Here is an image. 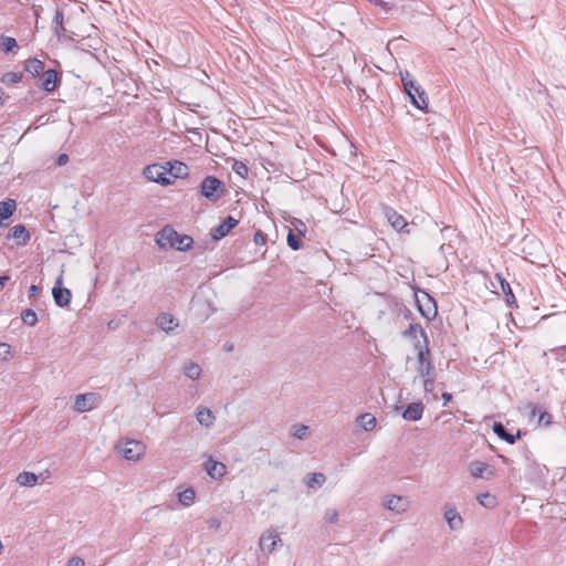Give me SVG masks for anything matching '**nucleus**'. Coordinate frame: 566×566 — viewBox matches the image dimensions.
Segmentation results:
<instances>
[{
	"label": "nucleus",
	"mask_w": 566,
	"mask_h": 566,
	"mask_svg": "<svg viewBox=\"0 0 566 566\" xmlns=\"http://www.w3.org/2000/svg\"><path fill=\"white\" fill-rule=\"evenodd\" d=\"M156 243L161 250L175 248L178 251H189L193 240L187 234H179L172 227L166 226L156 234Z\"/></svg>",
	"instance_id": "1"
},
{
	"label": "nucleus",
	"mask_w": 566,
	"mask_h": 566,
	"mask_svg": "<svg viewBox=\"0 0 566 566\" xmlns=\"http://www.w3.org/2000/svg\"><path fill=\"white\" fill-rule=\"evenodd\" d=\"M226 192L224 184L214 176H207L199 186V193L209 202H217Z\"/></svg>",
	"instance_id": "2"
},
{
	"label": "nucleus",
	"mask_w": 566,
	"mask_h": 566,
	"mask_svg": "<svg viewBox=\"0 0 566 566\" xmlns=\"http://www.w3.org/2000/svg\"><path fill=\"white\" fill-rule=\"evenodd\" d=\"M409 73L401 75L403 88L409 96L411 103L419 109L423 111L428 107V96L424 90L415 81L408 80Z\"/></svg>",
	"instance_id": "3"
},
{
	"label": "nucleus",
	"mask_w": 566,
	"mask_h": 566,
	"mask_svg": "<svg viewBox=\"0 0 566 566\" xmlns=\"http://www.w3.org/2000/svg\"><path fill=\"white\" fill-rule=\"evenodd\" d=\"M409 73L401 75L403 88L409 96L411 103L419 109L423 111L428 107V96L424 90L415 81L408 80Z\"/></svg>",
	"instance_id": "4"
},
{
	"label": "nucleus",
	"mask_w": 566,
	"mask_h": 566,
	"mask_svg": "<svg viewBox=\"0 0 566 566\" xmlns=\"http://www.w3.org/2000/svg\"><path fill=\"white\" fill-rule=\"evenodd\" d=\"M117 451L129 461H137L144 455L146 447L142 441L138 440H126L123 443L116 446Z\"/></svg>",
	"instance_id": "5"
},
{
	"label": "nucleus",
	"mask_w": 566,
	"mask_h": 566,
	"mask_svg": "<svg viewBox=\"0 0 566 566\" xmlns=\"http://www.w3.org/2000/svg\"><path fill=\"white\" fill-rule=\"evenodd\" d=\"M144 177L149 180L157 182L161 186H169L172 180L167 177V167L159 164H151L144 168Z\"/></svg>",
	"instance_id": "6"
},
{
	"label": "nucleus",
	"mask_w": 566,
	"mask_h": 566,
	"mask_svg": "<svg viewBox=\"0 0 566 566\" xmlns=\"http://www.w3.org/2000/svg\"><path fill=\"white\" fill-rule=\"evenodd\" d=\"M416 302L423 317L430 321L437 316L438 310L436 301L427 292L420 291L419 294H416Z\"/></svg>",
	"instance_id": "7"
},
{
	"label": "nucleus",
	"mask_w": 566,
	"mask_h": 566,
	"mask_svg": "<svg viewBox=\"0 0 566 566\" xmlns=\"http://www.w3.org/2000/svg\"><path fill=\"white\" fill-rule=\"evenodd\" d=\"M102 401V398L96 392L81 394L75 397L74 410L77 412H86L96 409Z\"/></svg>",
	"instance_id": "8"
},
{
	"label": "nucleus",
	"mask_w": 566,
	"mask_h": 566,
	"mask_svg": "<svg viewBox=\"0 0 566 566\" xmlns=\"http://www.w3.org/2000/svg\"><path fill=\"white\" fill-rule=\"evenodd\" d=\"M282 544V539L277 532L273 528H270L262 533L259 541L260 549L264 554H271L275 551L277 545Z\"/></svg>",
	"instance_id": "9"
},
{
	"label": "nucleus",
	"mask_w": 566,
	"mask_h": 566,
	"mask_svg": "<svg viewBox=\"0 0 566 566\" xmlns=\"http://www.w3.org/2000/svg\"><path fill=\"white\" fill-rule=\"evenodd\" d=\"M417 371L421 378L436 376L434 365L431 359V350H421L417 355Z\"/></svg>",
	"instance_id": "10"
},
{
	"label": "nucleus",
	"mask_w": 566,
	"mask_h": 566,
	"mask_svg": "<svg viewBox=\"0 0 566 566\" xmlns=\"http://www.w3.org/2000/svg\"><path fill=\"white\" fill-rule=\"evenodd\" d=\"M384 213H385V217H386L387 221L390 223V226L395 230H397L399 232L409 233V230L407 229L408 222H407L406 218L402 214L398 213L391 207H385L384 208Z\"/></svg>",
	"instance_id": "11"
},
{
	"label": "nucleus",
	"mask_w": 566,
	"mask_h": 566,
	"mask_svg": "<svg viewBox=\"0 0 566 566\" xmlns=\"http://www.w3.org/2000/svg\"><path fill=\"white\" fill-rule=\"evenodd\" d=\"M468 469L473 478L491 480L495 475V470L482 461L470 462Z\"/></svg>",
	"instance_id": "12"
},
{
	"label": "nucleus",
	"mask_w": 566,
	"mask_h": 566,
	"mask_svg": "<svg viewBox=\"0 0 566 566\" xmlns=\"http://www.w3.org/2000/svg\"><path fill=\"white\" fill-rule=\"evenodd\" d=\"M61 285H62V276H60L56 280L55 285L52 289V295H53L54 302L57 306L65 307L71 302L72 293L69 289L62 287Z\"/></svg>",
	"instance_id": "13"
},
{
	"label": "nucleus",
	"mask_w": 566,
	"mask_h": 566,
	"mask_svg": "<svg viewBox=\"0 0 566 566\" xmlns=\"http://www.w3.org/2000/svg\"><path fill=\"white\" fill-rule=\"evenodd\" d=\"M384 505L389 510V511H392L395 513H403L408 510L409 507V501L407 497L405 496H400V495H391V496H388L385 502H384Z\"/></svg>",
	"instance_id": "14"
},
{
	"label": "nucleus",
	"mask_w": 566,
	"mask_h": 566,
	"mask_svg": "<svg viewBox=\"0 0 566 566\" xmlns=\"http://www.w3.org/2000/svg\"><path fill=\"white\" fill-rule=\"evenodd\" d=\"M238 223L239 221L237 219L232 216H228L223 222L211 230V237L214 240H220L224 238Z\"/></svg>",
	"instance_id": "15"
},
{
	"label": "nucleus",
	"mask_w": 566,
	"mask_h": 566,
	"mask_svg": "<svg viewBox=\"0 0 566 566\" xmlns=\"http://www.w3.org/2000/svg\"><path fill=\"white\" fill-rule=\"evenodd\" d=\"M424 405L421 401L409 403L401 416L408 421H418L422 418Z\"/></svg>",
	"instance_id": "16"
},
{
	"label": "nucleus",
	"mask_w": 566,
	"mask_h": 566,
	"mask_svg": "<svg viewBox=\"0 0 566 566\" xmlns=\"http://www.w3.org/2000/svg\"><path fill=\"white\" fill-rule=\"evenodd\" d=\"M205 469L208 475L212 479H220L227 472L226 465L221 462L214 461L211 457L205 462Z\"/></svg>",
	"instance_id": "17"
},
{
	"label": "nucleus",
	"mask_w": 566,
	"mask_h": 566,
	"mask_svg": "<svg viewBox=\"0 0 566 566\" xmlns=\"http://www.w3.org/2000/svg\"><path fill=\"white\" fill-rule=\"evenodd\" d=\"M157 326L166 333H171L177 326V319L168 313H161L156 318Z\"/></svg>",
	"instance_id": "18"
},
{
	"label": "nucleus",
	"mask_w": 566,
	"mask_h": 566,
	"mask_svg": "<svg viewBox=\"0 0 566 566\" xmlns=\"http://www.w3.org/2000/svg\"><path fill=\"white\" fill-rule=\"evenodd\" d=\"M493 432L502 440L506 441L510 444H514L516 440L521 437V432L517 431L516 434L510 433L506 431L505 427L501 422L493 423Z\"/></svg>",
	"instance_id": "19"
},
{
	"label": "nucleus",
	"mask_w": 566,
	"mask_h": 566,
	"mask_svg": "<svg viewBox=\"0 0 566 566\" xmlns=\"http://www.w3.org/2000/svg\"><path fill=\"white\" fill-rule=\"evenodd\" d=\"M196 418L197 421L206 428L212 427L216 419L213 412L209 408L202 406L198 407Z\"/></svg>",
	"instance_id": "20"
},
{
	"label": "nucleus",
	"mask_w": 566,
	"mask_h": 566,
	"mask_svg": "<svg viewBox=\"0 0 566 566\" xmlns=\"http://www.w3.org/2000/svg\"><path fill=\"white\" fill-rule=\"evenodd\" d=\"M56 81H57V73L50 69V70H46L42 73V78H41V88L46 91V92H52L54 91L55 86H56Z\"/></svg>",
	"instance_id": "21"
},
{
	"label": "nucleus",
	"mask_w": 566,
	"mask_h": 566,
	"mask_svg": "<svg viewBox=\"0 0 566 566\" xmlns=\"http://www.w3.org/2000/svg\"><path fill=\"white\" fill-rule=\"evenodd\" d=\"M17 202L13 199H7L0 202V227H6L4 220L9 219L15 211Z\"/></svg>",
	"instance_id": "22"
},
{
	"label": "nucleus",
	"mask_w": 566,
	"mask_h": 566,
	"mask_svg": "<svg viewBox=\"0 0 566 566\" xmlns=\"http://www.w3.org/2000/svg\"><path fill=\"white\" fill-rule=\"evenodd\" d=\"M167 174H170L174 178H185L189 175V168L181 161L167 163Z\"/></svg>",
	"instance_id": "23"
},
{
	"label": "nucleus",
	"mask_w": 566,
	"mask_h": 566,
	"mask_svg": "<svg viewBox=\"0 0 566 566\" xmlns=\"http://www.w3.org/2000/svg\"><path fill=\"white\" fill-rule=\"evenodd\" d=\"M444 520L451 530H458L462 526V517L454 507H449L444 512Z\"/></svg>",
	"instance_id": "24"
},
{
	"label": "nucleus",
	"mask_w": 566,
	"mask_h": 566,
	"mask_svg": "<svg viewBox=\"0 0 566 566\" xmlns=\"http://www.w3.org/2000/svg\"><path fill=\"white\" fill-rule=\"evenodd\" d=\"M44 62L38 60V59H29L25 62L24 70L29 72L33 76H38L42 74L45 70Z\"/></svg>",
	"instance_id": "25"
},
{
	"label": "nucleus",
	"mask_w": 566,
	"mask_h": 566,
	"mask_svg": "<svg viewBox=\"0 0 566 566\" xmlns=\"http://www.w3.org/2000/svg\"><path fill=\"white\" fill-rule=\"evenodd\" d=\"M496 279L500 282L501 290L503 294L505 295V301L509 305H513L516 303V298L512 292V289L510 286V283L500 274H496Z\"/></svg>",
	"instance_id": "26"
},
{
	"label": "nucleus",
	"mask_w": 566,
	"mask_h": 566,
	"mask_svg": "<svg viewBox=\"0 0 566 566\" xmlns=\"http://www.w3.org/2000/svg\"><path fill=\"white\" fill-rule=\"evenodd\" d=\"M182 371L186 377L190 378L191 380H197L201 376V367L193 361H188L184 365Z\"/></svg>",
	"instance_id": "27"
},
{
	"label": "nucleus",
	"mask_w": 566,
	"mask_h": 566,
	"mask_svg": "<svg viewBox=\"0 0 566 566\" xmlns=\"http://www.w3.org/2000/svg\"><path fill=\"white\" fill-rule=\"evenodd\" d=\"M39 476L33 472L23 471L18 474L17 482L21 486H34L38 483Z\"/></svg>",
	"instance_id": "28"
},
{
	"label": "nucleus",
	"mask_w": 566,
	"mask_h": 566,
	"mask_svg": "<svg viewBox=\"0 0 566 566\" xmlns=\"http://www.w3.org/2000/svg\"><path fill=\"white\" fill-rule=\"evenodd\" d=\"M11 237L19 241V244H25L30 234L23 224H17L11 229Z\"/></svg>",
	"instance_id": "29"
},
{
	"label": "nucleus",
	"mask_w": 566,
	"mask_h": 566,
	"mask_svg": "<svg viewBox=\"0 0 566 566\" xmlns=\"http://www.w3.org/2000/svg\"><path fill=\"white\" fill-rule=\"evenodd\" d=\"M418 335L421 337L427 335L426 331L418 323L410 324L409 327L402 332V336L409 339H416Z\"/></svg>",
	"instance_id": "30"
},
{
	"label": "nucleus",
	"mask_w": 566,
	"mask_h": 566,
	"mask_svg": "<svg viewBox=\"0 0 566 566\" xmlns=\"http://www.w3.org/2000/svg\"><path fill=\"white\" fill-rule=\"evenodd\" d=\"M357 422L365 431H370L376 427L377 420L371 413H364L358 417Z\"/></svg>",
	"instance_id": "31"
},
{
	"label": "nucleus",
	"mask_w": 566,
	"mask_h": 566,
	"mask_svg": "<svg viewBox=\"0 0 566 566\" xmlns=\"http://www.w3.org/2000/svg\"><path fill=\"white\" fill-rule=\"evenodd\" d=\"M326 481V478L323 473H311L306 478V485L310 489L321 488Z\"/></svg>",
	"instance_id": "32"
},
{
	"label": "nucleus",
	"mask_w": 566,
	"mask_h": 566,
	"mask_svg": "<svg viewBox=\"0 0 566 566\" xmlns=\"http://www.w3.org/2000/svg\"><path fill=\"white\" fill-rule=\"evenodd\" d=\"M63 22H64L63 12L60 10H56L54 19H53V23H54V32L57 36H62L65 33V28L63 25Z\"/></svg>",
	"instance_id": "33"
},
{
	"label": "nucleus",
	"mask_w": 566,
	"mask_h": 566,
	"mask_svg": "<svg viewBox=\"0 0 566 566\" xmlns=\"http://www.w3.org/2000/svg\"><path fill=\"white\" fill-rule=\"evenodd\" d=\"M476 500L486 509H493L497 504L496 497L488 492L479 494Z\"/></svg>",
	"instance_id": "34"
},
{
	"label": "nucleus",
	"mask_w": 566,
	"mask_h": 566,
	"mask_svg": "<svg viewBox=\"0 0 566 566\" xmlns=\"http://www.w3.org/2000/svg\"><path fill=\"white\" fill-rule=\"evenodd\" d=\"M18 46L17 40L12 36L1 35L0 36V49L4 53L12 52Z\"/></svg>",
	"instance_id": "35"
},
{
	"label": "nucleus",
	"mask_w": 566,
	"mask_h": 566,
	"mask_svg": "<svg viewBox=\"0 0 566 566\" xmlns=\"http://www.w3.org/2000/svg\"><path fill=\"white\" fill-rule=\"evenodd\" d=\"M21 319L28 326H35L38 323V315L33 310L27 308L22 311Z\"/></svg>",
	"instance_id": "36"
},
{
	"label": "nucleus",
	"mask_w": 566,
	"mask_h": 566,
	"mask_svg": "<svg viewBox=\"0 0 566 566\" xmlns=\"http://www.w3.org/2000/svg\"><path fill=\"white\" fill-rule=\"evenodd\" d=\"M196 493L192 489H186L178 494V500L184 506H189L193 503Z\"/></svg>",
	"instance_id": "37"
},
{
	"label": "nucleus",
	"mask_w": 566,
	"mask_h": 566,
	"mask_svg": "<svg viewBox=\"0 0 566 566\" xmlns=\"http://www.w3.org/2000/svg\"><path fill=\"white\" fill-rule=\"evenodd\" d=\"M22 80V73L7 72L1 77V83L4 85H14Z\"/></svg>",
	"instance_id": "38"
},
{
	"label": "nucleus",
	"mask_w": 566,
	"mask_h": 566,
	"mask_svg": "<svg viewBox=\"0 0 566 566\" xmlns=\"http://www.w3.org/2000/svg\"><path fill=\"white\" fill-rule=\"evenodd\" d=\"M287 244L292 250L296 251L302 247V239L298 234H295L290 230L287 234Z\"/></svg>",
	"instance_id": "39"
},
{
	"label": "nucleus",
	"mask_w": 566,
	"mask_h": 566,
	"mask_svg": "<svg viewBox=\"0 0 566 566\" xmlns=\"http://www.w3.org/2000/svg\"><path fill=\"white\" fill-rule=\"evenodd\" d=\"M324 521L328 524H335L338 521V512L334 509H327L324 513Z\"/></svg>",
	"instance_id": "40"
},
{
	"label": "nucleus",
	"mask_w": 566,
	"mask_h": 566,
	"mask_svg": "<svg viewBox=\"0 0 566 566\" xmlns=\"http://www.w3.org/2000/svg\"><path fill=\"white\" fill-rule=\"evenodd\" d=\"M422 385H423V390L426 392H433L434 390V385H436V376H429V377H424L422 378Z\"/></svg>",
	"instance_id": "41"
},
{
	"label": "nucleus",
	"mask_w": 566,
	"mask_h": 566,
	"mask_svg": "<svg viewBox=\"0 0 566 566\" xmlns=\"http://www.w3.org/2000/svg\"><path fill=\"white\" fill-rule=\"evenodd\" d=\"M308 427L305 424L294 426L293 436L297 439H305L307 437Z\"/></svg>",
	"instance_id": "42"
},
{
	"label": "nucleus",
	"mask_w": 566,
	"mask_h": 566,
	"mask_svg": "<svg viewBox=\"0 0 566 566\" xmlns=\"http://www.w3.org/2000/svg\"><path fill=\"white\" fill-rule=\"evenodd\" d=\"M421 338H422V340H417V342L415 343V349L417 350V355H419L421 350H423V352H424L426 349H427V350H430V348H429V338H428V335H426V336H423V337H421Z\"/></svg>",
	"instance_id": "43"
},
{
	"label": "nucleus",
	"mask_w": 566,
	"mask_h": 566,
	"mask_svg": "<svg viewBox=\"0 0 566 566\" xmlns=\"http://www.w3.org/2000/svg\"><path fill=\"white\" fill-rule=\"evenodd\" d=\"M11 356V347L8 344L0 343V360H8Z\"/></svg>",
	"instance_id": "44"
},
{
	"label": "nucleus",
	"mask_w": 566,
	"mask_h": 566,
	"mask_svg": "<svg viewBox=\"0 0 566 566\" xmlns=\"http://www.w3.org/2000/svg\"><path fill=\"white\" fill-rule=\"evenodd\" d=\"M552 423V416L547 411L539 412L538 424L548 427Z\"/></svg>",
	"instance_id": "45"
},
{
	"label": "nucleus",
	"mask_w": 566,
	"mask_h": 566,
	"mask_svg": "<svg viewBox=\"0 0 566 566\" xmlns=\"http://www.w3.org/2000/svg\"><path fill=\"white\" fill-rule=\"evenodd\" d=\"M158 513H159L158 506L149 507L144 512L145 520L148 521L151 516L157 515Z\"/></svg>",
	"instance_id": "46"
},
{
	"label": "nucleus",
	"mask_w": 566,
	"mask_h": 566,
	"mask_svg": "<svg viewBox=\"0 0 566 566\" xmlns=\"http://www.w3.org/2000/svg\"><path fill=\"white\" fill-rule=\"evenodd\" d=\"M84 565H85L84 560L81 557L75 556V557H72L69 559L66 566H84Z\"/></svg>",
	"instance_id": "47"
},
{
	"label": "nucleus",
	"mask_w": 566,
	"mask_h": 566,
	"mask_svg": "<svg viewBox=\"0 0 566 566\" xmlns=\"http://www.w3.org/2000/svg\"><path fill=\"white\" fill-rule=\"evenodd\" d=\"M254 242L255 244H264L265 243V234L261 231H256L254 234Z\"/></svg>",
	"instance_id": "48"
},
{
	"label": "nucleus",
	"mask_w": 566,
	"mask_h": 566,
	"mask_svg": "<svg viewBox=\"0 0 566 566\" xmlns=\"http://www.w3.org/2000/svg\"><path fill=\"white\" fill-rule=\"evenodd\" d=\"M67 163H69V156L66 154L59 155V157L56 159V165L57 166H64Z\"/></svg>",
	"instance_id": "49"
},
{
	"label": "nucleus",
	"mask_w": 566,
	"mask_h": 566,
	"mask_svg": "<svg viewBox=\"0 0 566 566\" xmlns=\"http://www.w3.org/2000/svg\"><path fill=\"white\" fill-rule=\"evenodd\" d=\"M39 292L40 287L38 285L32 284L29 289V298H35Z\"/></svg>",
	"instance_id": "50"
},
{
	"label": "nucleus",
	"mask_w": 566,
	"mask_h": 566,
	"mask_svg": "<svg viewBox=\"0 0 566 566\" xmlns=\"http://www.w3.org/2000/svg\"><path fill=\"white\" fill-rule=\"evenodd\" d=\"M442 398H443V400H444L443 406H447V403H448L449 401H451V399H452V395H451L450 392H443V394H442Z\"/></svg>",
	"instance_id": "51"
},
{
	"label": "nucleus",
	"mask_w": 566,
	"mask_h": 566,
	"mask_svg": "<svg viewBox=\"0 0 566 566\" xmlns=\"http://www.w3.org/2000/svg\"><path fill=\"white\" fill-rule=\"evenodd\" d=\"M527 407L530 408L531 416H535L537 413L538 409L536 405L530 403Z\"/></svg>",
	"instance_id": "52"
},
{
	"label": "nucleus",
	"mask_w": 566,
	"mask_h": 566,
	"mask_svg": "<svg viewBox=\"0 0 566 566\" xmlns=\"http://www.w3.org/2000/svg\"><path fill=\"white\" fill-rule=\"evenodd\" d=\"M9 280H10L9 275H1L0 276V287H2Z\"/></svg>",
	"instance_id": "53"
}]
</instances>
